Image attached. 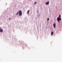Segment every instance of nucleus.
<instances>
[{
	"instance_id": "4",
	"label": "nucleus",
	"mask_w": 62,
	"mask_h": 62,
	"mask_svg": "<svg viewBox=\"0 0 62 62\" xmlns=\"http://www.w3.org/2000/svg\"><path fill=\"white\" fill-rule=\"evenodd\" d=\"M53 27L54 28H55V23H54L53 24Z\"/></svg>"
},
{
	"instance_id": "2",
	"label": "nucleus",
	"mask_w": 62,
	"mask_h": 62,
	"mask_svg": "<svg viewBox=\"0 0 62 62\" xmlns=\"http://www.w3.org/2000/svg\"><path fill=\"white\" fill-rule=\"evenodd\" d=\"M61 20V18H58L57 19V20L58 21V22H59V21Z\"/></svg>"
},
{
	"instance_id": "6",
	"label": "nucleus",
	"mask_w": 62,
	"mask_h": 62,
	"mask_svg": "<svg viewBox=\"0 0 62 62\" xmlns=\"http://www.w3.org/2000/svg\"><path fill=\"white\" fill-rule=\"evenodd\" d=\"M53 34H54V31H53V32L52 31H51V35L52 36V35H53Z\"/></svg>"
},
{
	"instance_id": "3",
	"label": "nucleus",
	"mask_w": 62,
	"mask_h": 62,
	"mask_svg": "<svg viewBox=\"0 0 62 62\" xmlns=\"http://www.w3.org/2000/svg\"><path fill=\"white\" fill-rule=\"evenodd\" d=\"M3 32V30L0 27V32Z\"/></svg>"
},
{
	"instance_id": "10",
	"label": "nucleus",
	"mask_w": 62,
	"mask_h": 62,
	"mask_svg": "<svg viewBox=\"0 0 62 62\" xmlns=\"http://www.w3.org/2000/svg\"><path fill=\"white\" fill-rule=\"evenodd\" d=\"M49 18H48L47 20V21H49Z\"/></svg>"
},
{
	"instance_id": "1",
	"label": "nucleus",
	"mask_w": 62,
	"mask_h": 62,
	"mask_svg": "<svg viewBox=\"0 0 62 62\" xmlns=\"http://www.w3.org/2000/svg\"><path fill=\"white\" fill-rule=\"evenodd\" d=\"M19 16H22V11H21V10L19 11Z\"/></svg>"
},
{
	"instance_id": "12",
	"label": "nucleus",
	"mask_w": 62,
	"mask_h": 62,
	"mask_svg": "<svg viewBox=\"0 0 62 62\" xmlns=\"http://www.w3.org/2000/svg\"><path fill=\"white\" fill-rule=\"evenodd\" d=\"M9 20H10V19H11V18H9Z\"/></svg>"
},
{
	"instance_id": "5",
	"label": "nucleus",
	"mask_w": 62,
	"mask_h": 62,
	"mask_svg": "<svg viewBox=\"0 0 62 62\" xmlns=\"http://www.w3.org/2000/svg\"><path fill=\"white\" fill-rule=\"evenodd\" d=\"M49 4V2H47L46 3V4L47 5H48Z\"/></svg>"
},
{
	"instance_id": "11",
	"label": "nucleus",
	"mask_w": 62,
	"mask_h": 62,
	"mask_svg": "<svg viewBox=\"0 0 62 62\" xmlns=\"http://www.w3.org/2000/svg\"><path fill=\"white\" fill-rule=\"evenodd\" d=\"M37 3V2H36L35 3H34V4H36Z\"/></svg>"
},
{
	"instance_id": "9",
	"label": "nucleus",
	"mask_w": 62,
	"mask_h": 62,
	"mask_svg": "<svg viewBox=\"0 0 62 62\" xmlns=\"http://www.w3.org/2000/svg\"><path fill=\"white\" fill-rule=\"evenodd\" d=\"M19 12H18L16 14V15H17L18 14H19Z\"/></svg>"
},
{
	"instance_id": "8",
	"label": "nucleus",
	"mask_w": 62,
	"mask_h": 62,
	"mask_svg": "<svg viewBox=\"0 0 62 62\" xmlns=\"http://www.w3.org/2000/svg\"><path fill=\"white\" fill-rule=\"evenodd\" d=\"M60 17H61V15L60 14L59 16V18H60Z\"/></svg>"
},
{
	"instance_id": "7",
	"label": "nucleus",
	"mask_w": 62,
	"mask_h": 62,
	"mask_svg": "<svg viewBox=\"0 0 62 62\" xmlns=\"http://www.w3.org/2000/svg\"><path fill=\"white\" fill-rule=\"evenodd\" d=\"M30 10H29L28 11H27V14H28V13H29V12Z\"/></svg>"
}]
</instances>
